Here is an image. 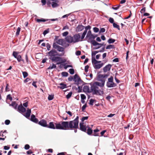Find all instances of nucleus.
I'll return each instance as SVG.
<instances>
[{
  "instance_id": "1",
  "label": "nucleus",
  "mask_w": 155,
  "mask_h": 155,
  "mask_svg": "<svg viewBox=\"0 0 155 155\" xmlns=\"http://www.w3.org/2000/svg\"><path fill=\"white\" fill-rule=\"evenodd\" d=\"M108 76L107 74H99L98 75V80L101 81V83L96 81L93 83L91 87V90L93 95L101 96L104 94V91L99 89L98 86L101 87L104 86L105 81V78H106Z\"/></svg>"
},
{
  "instance_id": "2",
  "label": "nucleus",
  "mask_w": 155,
  "mask_h": 155,
  "mask_svg": "<svg viewBox=\"0 0 155 155\" xmlns=\"http://www.w3.org/2000/svg\"><path fill=\"white\" fill-rule=\"evenodd\" d=\"M79 117L77 116L73 120L69 121H65L64 123L63 130H72L74 129V132H77V129H78Z\"/></svg>"
},
{
  "instance_id": "3",
  "label": "nucleus",
  "mask_w": 155,
  "mask_h": 155,
  "mask_svg": "<svg viewBox=\"0 0 155 155\" xmlns=\"http://www.w3.org/2000/svg\"><path fill=\"white\" fill-rule=\"evenodd\" d=\"M65 121H61L58 123L50 122L47 124V128L53 129L63 130Z\"/></svg>"
},
{
  "instance_id": "4",
  "label": "nucleus",
  "mask_w": 155,
  "mask_h": 155,
  "mask_svg": "<svg viewBox=\"0 0 155 155\" xmlns=\"http://www.w3.org/2000/svg\"><path fill=\"white\" fill-rule=\"evenodd\" d=\"M17 110L19 113H21L27 119L29 118L31 113V109H28L25 114H23L22 113H24L25 112L26 109L21 104L19 105L18 106Z\"/></svg>"
},
{
  "instance_id": "5",
  "label": "nucleus",
  "mask_w": 155,
  "mask_h": 155,
  "mask_svg": "<svg viewBox=\"0 0 155 155\" xmlns=\"http://www.w3.org/2000/svg\"><path fill=\"white\" fill-rule=\"evenodd\" d=\"M73 80L75 82L74 84H76L77 85L79 84L84 85L87 84V83L84 82L82 81L78 75L77 74L74 75L73 78L71 76L68 78V80L69 81H71Z\"/></svg>"
},
{
  "instance_id": "6",
  "label": "nucleus",
  "mask_w": 155,
  "mask_h": 155,
  "mask_svg": "<svg viewBox=\"0 0 155 155\" xmlns=\"http://www.w3.org/2000/svg\"><path fill=\"white\" fill-rule=\"evenodd\" d=\"M49 56V59L51 60L52 62L54 61L55 59L58 57L56 56H62L64 55L63 54H58L55 49H52L48 53Z\"/></svg>"
},
{
  "instance_id": "7",
  "label": "nucleus",
  "mask_w": 155,
  "mask_h": 155,
  "mask_svg": "<svg viewBox=\"0 0 155 155\" xmlns=\"http://www.w3.org/2000/svg\"><path fill=\"white\" fill-rule=\"evenodd\" d=\"M53 48L55 50L57 49L59 52H62L61 54H64V48L58 45L56 43H54L53 45Z\"/></svg>"
},
{
  "instance_id": "8",
  "label": "nucleus",
  "mask_w": 155,
  "mask_h": 155,
  "mask_svg": "<svg viewBox=\"0 0 155 155\" xmlns=\"http://www.w3.org/2000/svg\"><path fill=\"white\" fill-rule=\"evenodd\" d=\"M91 43L93 46H96L97 45H98L97 47L94 48V49H98L100 48L102 46H105L106 45V44H105L104 42L102 43H99L96 42L94 40H91Z\"/></svg>"
},
{
  "instance_id": "9",
  "label": "nucleus",
  "mask_w": 155,
  "mask_h": 155,
  "mask_svg": "<svg viewBox=\"0 0 155 155\" xmlns=\"http://www.w3.org/2000/svg\"><path fill=\"white\" fill-rule=\"evenodd\" d=\"M55 62H57L56 63V64H59L62 63H65L66 62V60L65 59H63L62 58L60 57H57L55 59Z\"/></svg>"
},
{
  "instance_id": "10",
  "label": "nucleus",
  "mask_w": 155,
  "mask_h": 155,
  "mask_svg": "<svg viewBox=\"0 0 155 155\" xmlns=\"http://www.w3.org/2000/svg\"><path fill=\"white\" fill-rule=\"evenodd\" d=\"M80 130L82 131L86 132L87 131V126L84 125L83 122H81L80 123Z\"/></svg>"
},
{
  "instance_id": "11",
  "label": "nucleus",
  "mask_w": 155,
  "mask_h": 155,
  "mask_svg": "<svg viewBox=\"0 0 155 155\" xmlns=\"http://www.w3.org/2000/svg\"><path fill=\"white\" fill-rule=\"evenodd\" d=\"M38 124L43 127H47V121L44 119L40 120L38 122Z\"/></svg>"
},
{
  "instance_id": "12",
  "label": "nucleus",
  "mask_w": 155,
  "mask_h": 155,
  "mask_svg": "<svg viewBox=\"0 0 155 155\" xmlns=\"http://www.w3.org/2000/svg\"><path fill=\"white\" fill-rule=\"evenodd\" d=\"M65 39L66 41L69 43H74L73 36L70 35L67 36L65 38Z\"/></svg>"
},
{
  "instance_id": "13",
  "label": "nucleus",
  "mask_w": 155,
  "mask_h": 155,
  "mask_svg": "<svg viewBox=\"0 0 155 155\" xmlns=\"http://www.w3.org/2000/svg\"><path fill=\"white\" fill-rule=\"evenodd\" d=\"M73 37L74 43L79 41L81 38L80 33H78L74 35Z\"/></svg>"
},
{
  "instance_id": "14",
  "label": "nucleus",
  "mask_w": 155,
  "mask_h": 155,
  "mask_svg": "<svg viewBox=\"0 0 155 155\" xmlns=\"http://www.w3.org/2000/svg\"><path fill=\"white\" fill-rule=\"evenodd\" d=\"M30 120L31 121L36 124H38V119L37 118H36L35 115H34L33 114H32L31 115V117Z\"/></svg>"
},
{
  "instance_id": "15",
  "label": "nucleus",
  "mask_w": 155,
  "mask_h": 155,
  "mask_svg": "<svg viewBox=\"0 0 155 155\" xmlns=\"http://www.w3.org/2000/svg\"><path fill=\"white\" fill-rule=\"evenodd\" d=\"M84 28V26L82 25H78L76 28V31L77 32H80L83 30Z\"/></svg>"
},
{
  "instance_id": "16",
  "label": "nucleus",
  "mask_w": 155,
  "mask_h": 155,
  "mask_svg": "<svg viewBox=\"0 0 155 155\" xmlns=\"http://www.w3.org/2000/svg\"><path fill=\"white\" fill-rule=\"evenodd\" d=\"M111 66L112 65L110 64H109L106 65L103 68L104 72L105 73L108 71H109L111 68Z\"/></svg>"
},
{
  "instance_id": "17",
  "label": "nucleus",
  "mask_w": 155,
  "mask_h": 155,
  "mask_svg": "<svg viewBox=\"0 0 155 155\" xmlns=\"http://www.w3.org/2000/svg\"><path fill=\"white\" fill-rule=\"evenodd\" d=\"M117 84L114 82H107L106 86L109 88L114 87L116 86Z\"/></svg>"
},
{
  "instance_id": "18",
  "label": "nucleus",
  "mask_w": 155,
  "mask_h": 155,
  "mask_svg": "<svg viewBox=\"0 0 155 155\" xmlns=\"http://www.w3.org/2000/svg\"><path fill=\"white\" fill-rule=\"evenodd\" d=\"M94 68L96 69H99L101 68L104 65L103 63H101V64H95L93 63Z\"/></svg>"
},
{
  "instance_id": "19",
  "label": "nucleus",
  "mask_w": 155,
  "mask_h": 155,
  "mask_svg": "<svg viewBox=\"0 0 155 155\" xmlns=\"http://www.w3.org/2000/svg\"><path fill=\"white\" fill-rule=\"evenodd\" d=\"M87 132H86L87 134L89 135H92L93 133V130L90 127L88 126H87Z\"/></svg>"
},
{
  "instance_id": "20",
  "label": "nucleus",
  "mask_w": 155,
  "mask_h": 155,
  "mask_svg": "<svg viewBox=\"0 0 155 155\" xmlns=\"http://www.w3.org/2000/svg\"><path fill=\"white\" fill-rule=\"evenodd\" d=\"M83 90V91L84 92L90 93L92 92L91 91H90L89 86L87 85L84 86Z\"/></svg>"
},
{
  "instance_id": "21",
  "label": "nucleus",
  "mask_w": 155,
  "mask_h": 155,
  "mask_svg": "<svg viewBox=\"0 0 155 155\" xmlns=\"http://www.w3.org/2000/svg\"><path fill=\"white\" fill-rule=\"evenodd\" d=\"M59 85L60 86H58V88H60L61 90H63L65 88H67V85L65 84H64L63 83H60L59 84Z\"/></svg>"
},
{
  "instance_id": "22",
  "label": "nucleus",
  "mask_w": 155,
  "mask_h": 155,
  "mask_svg": "<svg viewBox=\"0 0 155 155\" xmlns=\"http://www.w3.org/2000/svg\"><path fill=\"white\" fill-rule=\"evenodd\" d=\"M64 42V39H59L56 41V42H54V43H56L57 44H58L61 45H63Z\"/></svg>"
},
{
  "instance_id": "23",
  "label": "nucleus",
  "mask_w": 155,
  "mask_h": 155,
  "mask_svg": "<svg viewBox=\"0 0 155 155\" xmlns=\"http://www.w3.org/2000/svg\"><path fill=\"white\" fill-rule=\"evenodd\" d=\"M10 106H12V107L15 110H17L18 107V104H17L15 101H13Z\"/></svg>"
},
{
  "instance_id": "24",
  "label": "nucleus",
  "mask_w": 155,
  "mask_h": 155,
  "mask_svg": "<svg viewBox=\"0 0 155 155\" xmlns=\"http://www.w3.org/2000/svg\"><path fill=\"white\" fill-rule=\"evenodd\" d=\"M16 59L18 62H20L21 61L23 63H25L24 60L22 59V57L20 55H19Z\"/></svg>"
},
{
  "instance_id": "25",
  "label": "nucleus",
  "mask_w": 155,
  "mask_h": 155,
  "mask_svg": "<svg viewBox=\"0 0 155 155\" xmlns=\"http://www.w3.org/2000/svg\"><path fill=\"white\" fill-rule=\"evenodd\" d=\"M49 19H45L43 18H41V19H37L36 20V21L38 22H45L48 21Z\"/></svg>"
},
{
  "instance_id": "26",
  "label": "nucleus",
  "mask_w": 155,
  "mask_h": 155,
  "mask_svg": "<svg viewBox=\"0 0 155 155\" xmlns=\"http://www.w3.org/2000/svg\"><path fill=\"white\" fill-rule=\"evenodd\" d=\"M92 62L93 64V63H95V64H98V63H101V61H97L95 58H92Z\"/></svg>"
},
{
  "instance_id": "27",
  "label": "nucleus",
  "mask_w": 155,
  "mask_h": 155,
  "mask_svg": "<svg viewBox=\"0 0 155 155\" xmlns=\"http://www.w3.org/2000/svg\"><path fill=\"white\" fill-rule=\"evenodd\" d=\"M115 47L114 45H109L107 46L106 49H114Z\"/></svg>"
},
{
  "instance_id": "28",
  "label": "nucleus",
  "mask_w": 155,
  "mask_h": 155,
  "mask_svg": "<svg viewBox=\"0 0 155 155\" xmlns=\"http://www.w3.org/2000/svg\"><path fill=\"white\" fill-rule=\"evenodd\" d=\"M18 52L15 51H14L13 52L12 55L14 57L16 58L18 56Z\"/></svg>"
},
{
  "instance_id": "29",
  "label": "nucleus",
  "mask_w": 155,
  "mask_h": 155,
  "mask_svg": "<svg viewBox=\"0 0 155 155\" xmlns=\"http://www.w3.org/2000/svg\"><path fill=\"white\" fill-rule=\"evenodd\" d=\"M57 2H53L51 3L52 6L53 8H55L58 7L59 5L56 3Z\"/></svg>"
},
{
  "instance_id": "30",
  "label": "nucleus",
  "mask_w": 155,
  "mask_h": 155,
  "mask_svg": "<svg viewBox=\"0 0 155 155\" xmlns=\"http://www.w3.org/2000/svg\"><path fill=\"white\" fill-rule=\"evenodd\" d=\"M113 27L114 28H117L118 30H120V26L119 25H117L115 23H114L113 24Z\"/></svg>"
},
{
  "instance_id": "31",
  "label": "nucleus",
  "mask_w": 155,
  "mask_h": 155,
  "mask_svg": "<svg viewBox=\"0 0 155 155\" xmlns=\"http://www.w3.org/2000/svg\"><path fill=\"white\" fill-rule=\"evenodd\" d=\"M115 41V39L110 38L108 40L107 42L109 44H111L114 43Z\"/></svg>"
},
{
  "instance_id": "32",
  "label": "nucleus",
  "mask_w": 155,
  "mask_h": 155,
  "mask_svg": "<svg viewBox=\"0 0 155 155\" xmlns=\"http://www.w3.org/2000/svg\"><path fill=\"white\" fill-rule=\"evenodd\" d=\"M56 65L54 64H53L52 66H50L48 69H52L53 68H56Z\"/></svg>"
},
{
  "instance_id": "33",
  "label": "nucleus",
  "mask_w": 155,
  "mask_h": 155,
  "mask_svg": "<svg viewBox=\"0 0 155 155\" xmlns=\"http://www.w3.org/2000/svg\"><path fill=\"white\" fill-rule=\"evenodd\" d=\"M107 82H113V77L112 76H111L110 78L108 79V81Z\"/></svg>"
},
{
  "instance_id": "34",
  "label": "nucleus",
  "mask_w": 155,
  "mask_h": 155,
  "mask_svg": "<svg viewBox=\"0 0 155 155\" xmlns=\"http://www.w3.org/2000/svg\"><path fill=\"white\" fill-rule=\"evenodd\" d=\"M91 28V27L90 25L87 26L85 27V30L84 31L85 32L87 33V31L88 30H90Z\"/></svg>"
},
{
  "instance_id": "35",
  "label": "nucleus",
  "mask_w": 155,
  "mask_h": 155,
  "mask_svg": "<svg viewBox=\"0 0 155 155\" xmlns=\"http://www.w3.org/2000/svg\"><path fill=\"white\" fill-rule=\"evenodd\" d=\"M72 92L71 91L69 92L68 94L66 95V98L67 99H68L69 98H70V97H71V95L72 94Z\"/></svg>"
},
{
  "instance_id": "36",
  "label": "nucleus",
  "mask_w": 155,
  "mask_h": 155,
  "mask_svg": "<svg viewBox=\"0 0 155 155\" xmlns=\"http://www.w3.org/2000/svg\"><path fill=\"white\" fill-rule=\"evenodd\" d=\"M92 34H91V30H89L87 33V34L86 36V38H88V37H90L91 36V35H92Z\"/></svg>"
},
{
  "instance_id": "37",
  "label": "nucleus",
  "mask_w": 155,
  "mask_h": 155,
  "mask_svg": "<svg viewBox=\"0 0 155 155\" xmlns=\"http://www.w3.org/2000/svg\"><path fill=\"white\" fill-rule=\"evenodd\" d=\"M22 74L24 78H25L28 76V73L26 71H23Z\"/></svg>"
},
{
  "instance_id": "38",
  "label": "nucleus",
  "mask_w": 155,
  "mask_h": 155,
  "mask_svg": "<svg viewBox=\"0 0 155 155\" xmlns=\"http://www.w3.org/2000/svg\"><path fill=\"white\" fill-rule=\"evenodd\" d=\"M54 95H49L48 97V99L49 101L52 100L54 98Z\"/></svg>"
},
{
  "instance_id": "39",
  "label": "nucleus",
  "mask_w": 155,
  "mask_h": 155,
  "mask_svg": "<svg viewBox=\"0 0 155 155\" xmlns=\"http://www.w3.org/2000/svg\"><path fill=\"white\" fill-rule=\"evenodd\" d=\"M20 30L21 28L20 27H18L17 29L16 32V36H18L19 35Z\"/></svg>"
},
{
  "instance_id": "40",
  "label": "nucleus",
  "mask_w": 155,
  "mask_h": 155,
  "mask_svg": "<svg viewBox=\"0 0 155 155\" xmlns=\"http://www.w3.org/2000/svg\"><path fill=\"white\" fill-rule=\"evenodd\" d=\"M61 74L63 77H67L68 75V73L66 72H63Z\"/></svg>"
},
{
  "instance_id": "41",
  "label": "nucleus",
  "mask_w": 155,
  "mask_h": 155,
  "mask_svg": "<svg viewBox=\"0 0 155 155\" xmlns=\"http://www.w3.org/2000/svg\"><path fill=\"white\" fill-rule=\"evenodd\" d=\"M69 72L71 74H74V70L73 68H71L69 70Z\"/></svg>"
},
{
  "instance_id": "42",
  "label": "nucleus",
  "mask_w": 155,
  "mask_h": 155,
  "mask_svg": "<svg viewBox=\"0 0 155 155\" xmlns=\"http://www.w3.org/2000/svg\"><path fill=\"white\" fill-rule=\"evenodd\" d=\"M97 35H93L92 34L91 35V36L90 37L89 39H94L96 37H97Z\"/></svg>"
},
{
  "instance_id": "43",
  "label": "nucleus",
  "mask_w": 155,
  "mask_h": 155,
  "mask_svg": "<svg viewBox=\"0 0 155 155\" xmlns=\"http://www.w3.org/2000/svg\"><path fill=\"white\" fill-rule=\"evenodd\" d=\"M88 116H86L83 117L81 119V121L82 122H84V120H87L88 119Z\"/></svg>"
},
{
  "instance_id": "44",
  "label": "nucleus",
  "mask_w": 155,
  "mask_h": 155,
  "mask_svg": "<svg viewBox=\"0 0 155 155\" xmlns=\"http://www.w3.org/2000/svg\"><path fill=\"white\" fill-rule=\"evenodd\" d=\"M95 100L93 99H90V102H89V104L91 105H93V103Z\"/></svg>"
},
{
  "instance_id": "45",
  "label": "nucleus",
  "mask_w": 155,
  "mask_h": 155,
  "mask_svg": "<svg viewBox=\"0 0 155 155\" xmlns=\"http://www.w3.org/2000/svg\"><path fill=\"white\" fill-rule=\"evenodd\" d=\"M93 31H94L95 33H97L99 31V29L97 27H94L93 28Z\"/></svg>"
},
{
  "instance_id": "46",
  "label": "nucleus",
  "mask_w": 155,
  "mask_h": 155,
  "mask_svg": "<svg viewBox=\"0 0 155 155\" xmlns=\"http://www.w3.org/2000/svg\"><path fill=\"white\" fill-rule=\"evenodd\" d=\"M78 86V92L80 93L82 92V86H79V85H77Z\"/></svg>"
},
{
  "instance_id": "47",
  "label": "nucleus",
  "mask_w": 155,
  "mask_h": 155,
  "mask_svg": "<svg viewBox=\"0 0 155 155\" xmlns=\"http://www.w3.org/2000/svg\"><path fill=\"white\" fill-rule=\"evenodd\" d=\"M86 107H87V104H85L82 107V111H83V112L84 111V110H85Z\"/></svg>"
},
{
  "instance_id": "48",
  "label": "nucleus",
  "mask_w": 155,
  "mask_h": 155,
  "mask_svg": "<svg viewBox=\"0 0 155 155\" xmlns=\"http://www.w3.org/2000/svg\"><path fill=\"white\" fill-rule=\"evenodd\" d=\"M7 99H9L10 101H11L12 100V97H11V95L9 94L7 96Z\"/></svg>"
},
{
  "instance_id": "49",
  "label": "nucleus",
  "mask_w": 155,
  "mask_h": 155,
  "mask_svg": "<svg viewBox=\"0 0 155 155\" xmlns=\"http://www.w3.org/2000/svg\"><path fill=\"white\" fill-rule=\"evenodd\" d=\"M49 32V29H47V30H45L43 32V34L45 35L47 34Z\"/></svg>"
},
{
  "instance_id": "50",
  "label": "nucleus",
  "mask_w": 155,
  "mask_h": 155,
  "mask_svg": "<svg viewBox=\"0 0 155 155\" xmlns=\"http://www.w3.org/2000/svg\"><path fill=\"white\" fill-rule=\"evenodd\" d=\"M109 21L112 24H113L114 23V19L113 18H110L109 19Z\"/></svg>"
},
{
  "instance_id": "51",
  "label": "nucleus",
  "mask_w": 155,
  "mask_h": 155,
  "mask_svg": "<svg viewBox=\"0 0 155 155\" xmlns=\"http://www.w3.org/2000/svg\"><path fill=\"white\" fill-rule=\"evenodd\" d=\"M46 47L48 51H49L50 50V48H51V47L49 43H47L46 44Z\"/></svg>"
},
{
  "instance_id": "52",
  "label": "nucleus",
  "mask_w": 155,
  "mask_h": 155,
  "mask_svg": "<svg viewBox=\"0 0 155 155\" xmlns=\"http://www.w3.org/2000/svg\"><path fill=\"white\" fill-rule=\"evenodd\" d=\"M81 100H84L86 98L85 95L84 94H81Z\"/></svg>"
},
{
  "instance_id": "53",
  "label": "nucleus",
  "mask_w": 155,
  "mask_h": 155,
  "mask_svg": "<svg viewBox=\"0 0 155 155\" xmlns=\"http://www.w3.org/2000/svg\"><path fill=\"white\" fill-rule=\"evenodd\" d=\"M30 148V146L28 144H26L24 147V148L25 150H28Z\"/></svg>"
},
{
  "instance_id": "54",
  "label": "nucleus",
  "mask_w": 155,
  "mask_h": 155,
  "mask_svg": "<svg viewBox=\"0 0 155 155\" xmlns=\"http://www.w3.org/2000/svg\"><path fill=\"white\" fill-rule=\"evenodd\" d=\"M107 131L106 130H103L101 132V136H101V137H102V136H104V134Z\"/></svg>"
},
{
  "instance_id": "55",
  "label": "nucleus",
  "mask_w": 155,
  "mask_h": 155,
  "mask_svg": "<svg viewBox=\"0 0 155 155\" xmlns=\"http://www.w3.org/2000/svg\"><path fill=\"white\" fill-rule=\"evenodd\" d=\"M86 33H87L86 32H85L84 31V32H83V33L82 34V36H81V39H83L84 38L85 36L86 35Z\"/></svg>"
},
{
  "instance_id": "56",
  "label": "nucleus",
  "mask_w": 155,
  "mask_h": 155,
  "mask_svg": "<svg viewBox=\"0 0 155 155\" xmlns=\"http://www.w3.org/2000/svg\"><path fill=\"white\" fill-rule=\"evenodd\" d=\"M89 68V66L88 65H87L85 67L84 71L86 72H87L88 71V69Z\"/></svg>"
},
{
  "instance_id": "57",
  "label": "nucleus",
  "mask_w": 155,
  "mask_h": 155,
  "mask_svg": "<svg viewBox=\"0 0 155 155\" xmlns=\"http://www.w3.org/2000/svg\"><path fill=\"white\" fill-rule=\"evenodd\" d=\"M10 121L9 120H7L5 121V123L6 125H8L10 123Z\"/></svg>"
},
{
  "instance_id": "58",
  "label": "nucleus",
  "mask_w": 155,
  "mask_h": 155,
  "mask_svg": "<svg viewBox=\"0 0 155 155\" xmlns=\"http://www.w3.org/2000/svg\"><path fill=\"white\" fill-rule=\"evenodd\" d=\"M9 86V84H6V86L5 87V90L6 91H10L9 88L8 87Z\"/></svg>"
},
{
  "instance_id": "59",
  "label": "nucleus",
  "mask_w": 155,
  "mask_h": 155,
  "mask_svg": "<svg viewBox=\"0 0 155 155\" xmlns=\"http://www.w3.org/2000/svg\"><path fill=\"white\" fill-rule=\"evenodd\" d=\"M25 58L26 63L28 64L29 63V60L27 54H26L25 56Z\"/></svg>"
},
{
  "instance_id": "60",
  "label": "nucleus",
  "mask_w": 155,
  "mask_h": 155,
  "mask_svg": "<svg viewBox=\"0 0 155 155\" xmlns=\"http://www.w3.org/2000/svg\"><path fill=\"white\" fill-rule=\"evenodd\" d=\"M99 133L97 132L95 133L94 132L93 134H92V135L94 136H100L99 135Z\"/></svg>"
},
{
  "instance_id": "61",
  "label": "nucleus",
  "mask_w": 155,
  "mask_h": 155,
  "mask_svg": "<svg viewBox=\"0 0 155 155\" xmlns=\"http://www.w3.org/2000/svg\"><path fill=\"white\" fill-rule=\"evenodd\" d=\"M75 54L77 56H79L81 54V51H78L76 52Z\"/></svg>"
},
{
  "instance_id": "62",
  "label": "nucleus",
  "mask_w": 155,
  "mask_h": 155,
  "mask_svg": "<svg viewBox=\"0 0 155 155\" xmlns=\"http://www.w3.org/2000/svg\"><path fill=\"white\" fill-rule=\"evenodd\" d=\"M145 11H146V8L144 7L143 8L140 10V12L141 14H142L143 13V12H144Z\"/></svg>"
},
{
  "instance_id": "63",
  "label": "nucleus",
  "mask_w": 155,
  "mask_h": 155,
  "mask_svg": "<svg viewBox=\"0 0 155 155\" xmlns=\"http://www.w3.org/2000/svg\"><path fill=\"white\" fill-rule=\"evenodd\" d=\"M68 31H65L63 33L62 35L63 36H66L68 35Z\"/></svg>"
},
{
  "instance_id": "64",
  "label": "nucleus",
  "mask_w": 155,
  "mask_h": 155,
  "mask_svg": "<svg viewBox=\"0 0 155 155\" xmlns=\"http://www.w3.org/2000/svg\"><path fill=\"white\" fill-rule=\"evenodd\" d=\"M67 153L66 152H63L58 153L57 155H65Z\"/></svg>"
}]
</instances>
